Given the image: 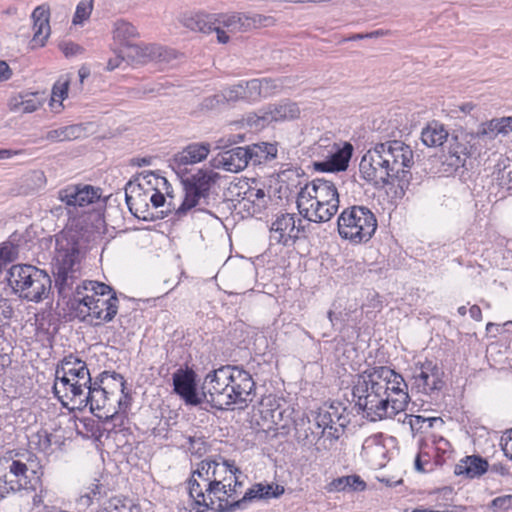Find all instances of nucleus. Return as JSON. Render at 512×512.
I'll return each mask as SVG.
<instances>
[{
  "instance_id": "nucleus-4",
  "label": "nucleus",
  "mask_w": 512,
  "mask_h": 512,
  "mask_svg": "<svg viewBox=\"0 0 512 512\" xmlns=\"http://www.w3.org/2000/svg\"><path fill=\"white\" fill-rule=\"evenodd\" d=\"M414 164L411 147L400 140L376 143L361 158V177L375 188L397 184L402 191L409 185Z\"/></svg>"
},
{
  "instance_id": "nucleus-27",
  "label": "nucleus",
  "mask_w": 512,
  "mask_h": 512,
  "mask_svg": "<svg viewBox=\"0 0 512 512\" xmlns=\"http://www.w3.org/2000/svg\"><path fill=\"white\" fill-rule=\"evenodd\" d=\"M512 131V117L494 118L490 121L482 123L477 132L476 137L495 138L499 134L508 135Z\"/></svg>"
},
{
  "instance_id": "nucleus-51",
  "label": "nucleus",
  "mask_w": 512,
  "mask_h": 512,
  "mask_svg": "<svg viewBox=\"0 0 512 512\" xmlns=\"http://www.w3.org/2000/svg\"><path fill=\"white\" fill-rule=\"evenodd\" d=\"M382 435L375 434L367 437L362 445V449L368 453V451L372 448H376L377 450H383V446L381 443Z\"/></svg>"
},
{
  "instance_id": "nucleus-15",
  "label": "nucleus",
  "mask_w": 512,
  "mask_h": 512,
  "mask_svg": "<svg viewBox=\"0 0 512 512\" xmlns=\"http://www.w3.org/2000/svg\"><path fill=\"white\" fill-rule=\"evenodd\" d=\"M353 153V146L349 142L342 145L334 143L328 150L326 159L314 163V168L320 172H340L348 168Z\"/></svg>"
},
{
  "instance_id": "nucleus-41",
  "label": "nucleus",
  "mask_w": 512,
  "mask_h": 512,
  "mask_svg": "<svg viewBox=\"0 0 512 512\" xmlns=\"http://www.w3.org/2000/svg\"><path fill=\"white\" fill-rule=\"evenodd\" d=\"M239 86H242V101L256 102L261 98L260 95V83L258 79H252L249 81L239 82Z\"/></svg>"
},
{
  "instance_id": "nucleus-34",
  "label": "nucleus",
  "mask_w": 512,
  "mask_h": 512,
  "mask_svg": "<svg viewBox=\"0 0 512 512\" xmlns=\"http://www.w3.org/2000/svg\"><path fill=\"white\" fill-rule=\"evenodd\" d=\"M217 14H195L185 20V26L193 31L210 34L216 29Z\"/></svg>"
},
{
  "instance_id": "nucleus-45",
  "label": "nucleus",
  "mask_w": 512,
  "mask_h": 512,
  "mask_svg": "<svg viewBox=\"0 0 512 512\" xmlns=\"http://www.w3.org/2000/svg\"><path fill=\"white\" fill-rule=\"evenodd\" d=\"M436 420V418H425L420 415L404 414V419L402 420V423L409 425L412 433H417L423 428V424L428 423V426L432 427V422Z\"/></svg>"
},
{
  "instance_id": "nucleus-26",
  "label": "nucleus",
  "mask_w": 512,
  "mask_h": 512,
  "mask_svg": "<svg viewBox=\"0 0 512 512\" xmlns=\"http://www.w3.org/2000/svg\"><path fill=\"white\" fill-rule=\"evenodd\" d=\"M27 466L21 461H12L9 467V474L4 476V487L7 491H18L27 488Z\"/></svg>"
},
{
  "instance_id": "nucleus-28",
  "label": "nucleus",
  "mask_w": 512,
  "mask_h": 512,
  "mask_svg": "<svg viewBox=\"0 0 512 512\" xmlns=\"http://www.w3.org/2000/svg\"><path fill=\"white\" fill-rule=\"evenodd\" d=\"M247 151V162L253 165H259L264 162L270 161L277 156V147L272 143H256L244 147Z\"/></svg>"
},
{
  "instance_id": "nucleus-29",
  "label": "nucleus",
  "mask_w": 512,
  "mask_h": 512,
  "mask_svg": "<svg viewBox=\"0 0 512 512\" xmlns=\"http://www.w3.org/2000/svg\"><path fill=\"white\" fill-rule=\"evenodd\" d=\"M365 481L359 475H347L333 479L326 486L329 493L333 492H361L366 489Z\"/></svg>"
},
{
  "instance_id": "nucleus-50",
  "label": "nucleus",
  "mask_w": 512,
  "mask_h": 512,
  "mask_svg": "<svg viewBox=\"0 0 512 512\" xmlns=\"http://www.w3.org/2000/svg\"><path fill=\"white\" fill-rule=\"evenodd\" d=\"M224 104H226V103L223 98V95H222V93H219V94L211 95V96L204 98L201 103V106L205 109L212 110V109H216Z\"/></svg>"
},
{
  "instance_id": "nucleus-40",
  "label": "nucleus",
  "mask_w": 512,
  "mask_h": 512,
  "mask_svg": "<svg viewBox=\"0 0 512 512\" xmlns=\"http://www.w3.org/2000/svg\"><path fill=\"white\" fill-rule=\"evenodd\" d=\"M20 236L13 234L9 240L2 242V265L6 262H13L19 256Z\"/></svg>"
},
{
  "instance_id": "nucleus-10",
  "label": "nucleus",
  "mask_w": 512,
  "mask_h": 512,
  "mask_svg": "<svg viewBox=\"0 0 512 512\" xmlns=\"http://www.w3.org/2000/svg\"><path fill=\"white\" fill-rule=\"evenodd\" d=\"M184 187L185 197L182 204L176 210L177 216L186 214L187 211L207 203L211 187L215 184L218 174L212 170L198 169L195 173L189 171L178 174Z\"/></svg>"
},
{
  "instance_id": "nucleus-63",
  "label": "nucleus",
  "mask_w": 512,
  "mask_h": 512,
  "mask_svg": "<svg viewBox=\"0 0 512 512\" xmlns=\"http://www.w3.org/2000/svg\"><path fill=\"white\" fill-rule=\"evenodd\" d=\"M161 90L160 84L143 87V94L158 93Z\"/></svg>"
},
{
  "instance_id": "nucleus-53",
  "label": "nucleus",
  "mask_w": 512,
  "mask_h": 512,
  "mask_svg": "<svg viewBox=\"0 0 512 512\" xmlns=\"http://www.w3.org/2000/svg\"><path fill=\"white\" fill-rule=\"evenodd\" d=\"M244 140V136L243 135H230L228 137H223V138H220L218 141H217V145H216V148L217 149H226L228 148L229 146L233 145V144H236L238 142H242Z\"/></svg>"
},
{
  "instance_id": "nucleus-30",
  "label": "nucleus",
  "mask_w": 512,
  "mask_h": 512,
  "mask_svg": "<svg viewBox=\"0 0 512 512\" xmlns=\"http://www.w3.org/2000/svg\"><path fill=\"white\" fill-rule=\"evenodd\" d=\"M448 131L445 126L438 122H429L421 132V141L427 147H439L448 140Z\"/></svg>"
},
{
  "instance_id": "nucleus-56",
  "label": "nucleus",
  "mask_w": 512,
  "mask_h": 512,
  "mask_svg": "<svg viewBox=\"0 0 512 512\" xmlns=\"http://www.w3.org/2000/svg\"><path fill=\"white\" fill-rule=\"evenodd\" d=\"M26 156L24 150H11V149H2V160L11 159L13 157L17 158L15 163H22V159Z\"/></svg>"
},
{
  "instance_id": "nucleus-62",
  "label": "nucleus",
  "mask_w": 512,
  "mask_h": 512,
  "mask_svg": "<svg viewBox=\"0 0 512 512\" xmlns=\"http://www.w3.org/2000/svg\"><path fill=\"white\" fill-rule=\"evenodd\" d=\"M39 445L42 450H47L51 446L50 435L45 432L43 440L40 439Z\"/></svg>"
},
{
  "instance_id": "nucleus-48",
  "label": "nucleus",
  "mask_w": 512,
  "mask_h": 512,
  "mask_svg": "<svg viewBox=\"0 0 512 512\" xmlns=\"http://www.w3.org/2000/svg\"><path fill=\"white\" fill-rule=\"evenodd\" d=\"M347 425H340L339 423H335V426H330L329 428L322 429L319 431L320 435L326 436L327 439L331 441H337L345 431Z\"/></svg>"
},
{
  "instance_id": "nucleus-18",
  "label": "nucleus",
  "mask_w": 512,
  "mask_h": 512,
  "mask_svg": "<svg viewBox=\"0 0 512 512\" xmlns=\"http://www.w3.org/2000/svg\"><path fill=\"white\" fill-rule=\"evenodd\" d=\"M173 386L186 404L199 405L202 402L197 393L196 373L192 369H178L173 374Z\"/></svg>"
},
{
  "instance_id": "nucleus-8",
  "label": "nucleus",
  "mask_w": 512,
  "mask_h": 512,
  "mask_svg": "<svg viewBox=\"0 0 512 512\" xmlns=\"http://www.w3.org/2000/svg\"><path fill=\"white\" fill-rule=\"evenodd\" d=\"M5 290L19 298L38 303L47 298L52 280L49 274L30 264H14L5 273Z\"/></svg>"
},
{
  "instance_id": "nucleus-36",
  "label": "nucleus",
  "mask_w": 512,
  "mask_h": 512,
  "mask_svg": "<svg viewBox=\"0 0 512 512\" xmlns=\"http://www.w3.org/2000/svg\"><path fill=\"white\" fill-rule=\"evenodd\" d=\"M70 79L68 76H61L53 85L51 92L50 106L55 113H59L64 108L62 102L68 96Z\"/></svg>"
},
{
  "instance_id": "nucleus-32",
  "label": "nucleus",
  "mask_w": 512,
  "mask_h": 512,
  "mask_svg": "<svg viewBox=\"0 0 512 512\" xmlns=\"http://www.w3.org/2000/svg\"><path fill=\"white\" fill-rule=\"evenodd\" d=\"M262 492V483H255L244 493L242 498L237 499V496H234L229 498L230 501L222 504L224 506L223 512H234L238 509H244L247 503H250L254 500L263 499Z\"/></svg>"
},
{
  "instance_id": "nucleus-57",
  "label": "nucleus",
  "mask_w": 512,
  "mask_h": 512,
  "mask_svg": "<svg viewBox=\"0 0 512 512\" xmlns=\"http://www.w3.org/2000/svg\"><path fill=\"white\" fill-rule=\"evenodd\" d=\"M149 203H151L154 208L161 207L165 203V197L160 191L153 188V191L150 193Z\"/></svg>"
},
{
  "instance_id": "nucleus-64",
  "label": "nucleus",
  "mask_w": 512,
  "mask_h": 512,
  "mask_svg": "<svg viewBox=\"0 0 512 512\" xmlns=\"http://www.w3.org/2000/svg\"><path fill=\"white\" fill-rule=\"evenodd\" d=\"M133 163L139 167L148 166L151 163V160L148 158H136L133 160Z\"/></svg>"
},
{
  "instance_id": "nucleus-43",
  "label": "nucleus",
  "mask_w": 512,
  "mask_h": 512,
  "mask_svg": "<svg viewBox=\"0 0 512 512\" xmlns=\"http://www.w3.org/2000/svg\"><path fill=\"white\" fill-rule=\"evenodd\" d=\"M497 181L502 189L512 193V160L506 159V163L498 170Z\"/></svg>"
},
{
  "instance_id": "nucleus-17",
  "label": "nucleus",
  "mask_w": 512,
  "mask_h": 512,
  "mask_svg": "<svg viewBox=\"0 0 512 512\" xmlns=\"http://www.w3.org/2000/svg\"><path fill=\"white\" fill-rule=\"evenodd\" d=\"M300 108L296 102L285 99L278 103L269 104L260 111L258 121L262 126L272 122H283L297 119L300 116Z\"/></svg>"
},
{
  "instance_id": "nucleus-47",
  "label": "nucleus",
  "mask_w": 512,
  "mask_h": 512,
  "mask_svg": "<svg viewBox=\"0 0 512 512\" xmlns=\"http://www.w3.org/2000/svg\"><path fill=\"white\" fill-rule=\"evenodd\" d=\"M242 86L238 84L231 85L229 87L224 88L221 93L225 100V103H235L238 101H242Z\"/></svg>"
},
{
  "instance_id": "nucleus-39",
  "label": "nucleus",
  "mask_w": 512,
  "mask_h": 512,
  "mask_svg": "<svg viewBox=\"0 0 512 512\" xmlns=\"http://www.w3.org/2000/svg\"><path fill=\"white\" fill-rule=\"evenodd\" d=\"M319 432H314L311 427L310 420H302L296 427V439L303 446H310L315 444L319 439Z\"/></svg>"
},
{
  "instance_id": "nucleus-25",
  "label": "nucleus",
  "mask_w": 512,
  "mask_h": 512,
  "mask_svg": "<svg viewBox=\"0 0 512 512\" xmlns=\"http://www.w3.org/2000/svg\"><path fill=\"white\" fill-rule=\"evenodd\" d=\"M488 469V462L480 456H466L456 464L454 473L473 479L482 476Z\"/></svg>"
},
{
  "instance_id": "nucleus-20",
  "label": "nucleus",
  "mask_w": 512,
  "mask_h": 512,
  "mask_svg": "<svg viewBox=\"0 0 512 512\" xmlns=\"http://www.w3.org/2000/svg\"><path fill=\"white\" fill-rule=\"evenodd\" d=\"M269 18L258 14L246 15L243 13L217 14V24L228 32H244L256 28Z\"/></svg>"
},
{
  "instance_id": "nucleus-5",
  "label": "nucleus",
  "mask_w": 512,
  "mask_h": 512,
  "mask_svg": "<svg viewBox=\"0 0 512 512\" xmlns=\"http://www.w3.org/2000/svg\"><path fill=\"white\" fill-rule=\"evenodd\" d=\"M206 401L217 410L246 408L256 396V383L239 365H222L210 371L202 385Z\"/></svg>"
},
{
  "instance_id": "nucleus-49",
  "label": "nucleus",
  "mask_w": 512,
  "mask_h": 512,
  "mask_svg": "<svg viewBox=\"0 0 512 512\" xmlns=\"http://www.w3.org/2000/svg\"><path fill=\"white\" fill-rule=\"evenodd\" d=\"M263 487V499L277 498L284 493V487L278 484H264Z\"/></svg>"
},
{
  "instance_id": "nucleus-33",
  "label": "nucleus",
  "mask_w": 512,
  "mask_h": 512,
  "mask_svg": "<svg viewBox=\"0 0 512 512\" xmlns=\"http://www.w3.org/2000/svg\"><path fill=\"white\" fill-rule=\"evenodd\" d=\"M335 419L336 423L340 425H348L350 423L349 414L346 412V407H344L341 403H333L330 405L328 410L318 413L316 417L315 426L316 427H327V422L325 420L331 421Z\"/></svg>"
},
{
  "instance_id": "nucleus-16",
  "label": "nucleus",
  "mask_w": 512,
  "mask_h": 512,
  "mask_svg": "<svg viewBox=\"0 0 512 512\" xmlns=\"http://www.w3.org/2000/svg\"><path fill=\"white\" fill-rule=\"evenodd\" d=\"M473 135L465 133L453 134L449 141L447 152L444 154L443 164L450 168V171H456L463 167L467 158L471 154L470 141L468 138Z\"/></svg>"
},
{
  "instance_id": "nucleus-14",
  "label": "nucleus",
  "mask_w": 512,
  "mask_h": 512,
  "mask_svg": "<svg viewBox=\"0 0 512 512\" xmlns=\"http://www.w3.org/2000/svg\"><path fill=\"white\" fill-rule=\"evenodd\" d=\"M211 145L207 142H194L176 153L170 160V167L177 173L187 172L189 165L197 164L207 158Z\"/></svg>"
},
{
  "instance_id": "nucleus-13",
  "label": "nucleus",
  "mask_w": 512,
  "mask_h": 512,
  "mask_svg": "<svg viewBox=\"0 0 512 512\" xmlns=\"http://www.w3.org/2000/svg\"><path fill=\"white\" fill-rule=\"evenodd\" d=\"M153 188L145 189L141 183L129 181L125 186V201L129 211L138 219L149 220L153 218L150 212L149 199Z\"/></svg>"
},
{
  "instance_id": "nucleus-55",
  "label": "nucleus",
  "mask_w": 512,
  "mask_h": 512,
  "mask_svg": "<svg viewBox=\"0 0 512 512\" xmlns=\"http://www.w3.org/2000/svg\"><path fill=\"white\" fill-rule=\"evenodd\" d=\"M492 506L501 510H508L512 508V495H505L495 498L492 501Z\"/></svg>"
},
{
  "instance_id": "nucleus-31",
  "label": "nucleus",
  "mask_w": 512,
  "mask_h": 512,
  "mask_svg": "<svg viewBox=\"0 0 512 512\" xmlns=\"http://www.w3.org/2000/svg\"><path fill=\"white\" fill-rule=\"evenodd\" d=\"M44 102L43 95L39 93H29L13 97L8 106L11 111L21 113H32L38 110Z\"/></svg>"
},
{
  "instance_id": "nucleus-2",
  "label": "nucleus",
  "mask_w": 512,
  "mask_h": 512,
  "mask_svg": "<svg viewBox=\"0 0 512 512\" xmlns=\"http://www.w3.org/2000/svg\"><path fill=\"white\" fill-rule=\"evenodd\" d=\"M355 406L372 421L393 418L405 411L410 401L403 376L386 366H375L352 380Z\"/></svg>"
},
{
  "instance_id": "nucleus-11",
  "label": "nucleus",
  "mask_w": 512,
  "mask_h": 512,
  "mask_svg": "<svg viewBox=\"0 0 512 512\" xmlns=\"http://www.w3.org/2000/svg\"><path fill=\"white\" fill-rule=\"evenodd\" d=\"M412 386L420 394L437 398L445 386L444 371L437 362L418 361L412 368Z\"/></svg>"
},
{
  "instance_id": "nucleus-54",
  "label": "nucleus",
  "mask_w": 512,
  "mask_h": 512,
  "mask_svg": "<svg viewBox=\"0 0 512 512\" xmlns=\"http://www.w3.org/2000/svg\"><path fill=\"white\" fill-rule=\"evenodd\" d=\"M501 447L504 455L512 460V429L502 436Z\"/></svg>"
},
{
  "instance_id": "nucleus-7",
  "label": "nucleus",
  "mask_w": 512,
  "mask_h": 512,
  "mask_svg": "<svg viewBox=\"0 0 512 512\" xmlns=\"http://www.w3.org/2000/svg\"><path fill=\"white\" fill-rule=\"evenodd\" d=\"M299 214L310 222L329 221L339 209L336 184L329 179L316 178L300 189L297 195Z\"/></svg>"
},
{
  "instance_id": "nucleus-37",
  "label": "nucleus",
  "mask_w": 512,
  "mask_h": 512,
  "mask_svg": "<svg viewBox=\"0 0 512 512\" xmlns=\"http://www.w3.org/2000/svg\"><path fill=\"white\" fill-rule=\"evenodd\" d=\"M81 133L82 128L79 125H68L47 131L43 138L49 142L56 143L77 139Z\"/></svg>"
},
{
  "instance_id": "nucleus-22",
  "label": "nucleus",
  "mask_w": 512,
  "mask_h": 512,
  "mask_svg": "<svg viewBox=\"0 0 512 512\" xmlns=\"http://www.w3.org/2000/svg\"><path fill=\"white\" fill-rule=\"evenodd\" d=\"M31 18L33 21V37L30 42L31 48L43 47L51 33L49 7L47 5L37 6L33 10Z\"/></svg>"
},
{
  "instance_id": "nucleus-59",
  "label": "nucleus",
  "mask_w": 512,
  "mask_h": 512,
  "mask_svg": "<svg viewBox=\"0 0 512 512\" xmlns=\"http://www.w3.org/2000/svg\"><path fill=\"white\" fill-rule=\"evenodd\" d=\"M13 75V68L2 60V81L9 80Z\"/></svg>"
},
{
  "instance_id": "nucleus-35",
  "label": "nucleus",
  "mask_w": 512,
  "mask_h": 512,
  "mask_svg": "<svg viewBox=\"0 0 512 512\" xmlns=\"http://www.w3.org/2000/svg\"><path fill=\"white\" fill-rule=\"evenodd\" d=\"M245 195L246 196L242 200L244 209L252 215L262 213L267 204V198L264 190L250 189L245 193Z\"/></svg>"
},
{
  "instance_id": "nucleus-9",
  "label": "nucleus",
  "mask_w": 512,
  "mask_h": 512,
  "mask_svg": "<svg viewBox=\"0 0 512 512\" xmlns=\"http://www.w3.org/2000/svg\"><path fill=\"white\" fill-rule=\"evenodd\" d=\"M339 236L353 244L369 241L377 229L375 214L366 206L345 208L337 219Z\"/></svg>"
},
{
  "instance_id": "nucleus-1",
  "label": "nucleus",
  "mask_w": 512,
  "mask_h": 512,
  "mask_svg": "<svg viewBox=\"0 0 512 512\" xmlns=\"http://www.w3.org/2000/svg\"><path fill=\"white\" fill-rule=\"evenodd\" d=\"M81 260L78 239L66 233L57 235L51 263L55 287L65 297L76 284L70 306L79 320L90 322L94 326L110 322L119 308L116 292L102 282L82 281L77 284L81 277Z\"/></svg>"
},
{
  "instance_id": "nucleus-21",
  "label": "nucleus",
  "mask_w": 512,
  "mask_h": 512,
  "mask_svg": "<svg viewBox=\"0 0 512 512\" xmlns=\"http://www.w3.org/2000/svg\"><path fill=\"white\" fill-rule=\"evenodd\" d=\"M84 390L82 385L76 383L75 380H70L69 376L63 373L58 375L57 371L55 372L53 392L64 407L68 406V400L79 404Z\"/></svg>"
},
{
  "instance_id": "nucleus-42",
  "label": "nucleus",
  "mask_w": 512,
  "mask_h": 512,
  "mask_svg": "<svg viewBox=\"0 0 512 512\" xmlns=\"http://www.w3.org/2000/svg\"><path fill=\"white\" fill-rule=\"evenodd\" d=\"M78 192L79 207L92 204L101 196L100 189L90 185L78 186Z\"/></svg>"
},
{
  "instance_id": "nucleus-61",
  "label": "nucleus",
  "mask_w": 512,
  "mask_h": 512,
  "mask_svg": "<svg viewBox=\"0 0 512 512\" xmlns=\"http://www.w3.org/2000/svg\"><path fill=\"white\" fill-rule=\"evenodd\" d=\"M123 61V57L117 56L113 59H110L107 63V70L112 71L118 68Z\"/></svg>"
},
{
  "instance_id": "nucleus-38",
  "label": "nucleus",
  "mask_w": 512,
  "mask_h": 512,
  "mask_svg": "<svg viewBox=\"0 0 512 512\" xmlns=\"http://www.w3.org/2000/svg\"><path fill=\"white\" fill-rule=\"evenodd\" d=\"M290 77H281L278 79L262 78L258 79L260 83V95L262 97H268L276 92L282 90L288 83H290Z\"/></svg>"
},
{
  "instance_id": "nucleus-52",
  "label": "nucleus",
  "mask_w": 512,
  "mask_h": 512,
  "mask_svg": "<svg viewBox=\"0 0 512 512\" xmlns=\"http://www.w3.org/2000/svg\"><path fill=\"white\" fill-rule=\"evenodd\" d=\"M59 47L66 57L75 56L83 51V48L80 45L71 41L63 42Z\"/></svg>"
},
{
  "instance_id": "nucleus-60",
  "label": "nucleus",
  "mask_w": 512,
  "mask_h": 512,
  "mask_svg": "<svg viewBox=\"0 0 512 512\" xmlns=\"http://www.w3.org/2000/svg\"><path fill=\"white\" fill-rule=\"evenodd\" d=\"M469 313L471 318H473L476 321H480L482 319V311L478 305H473L469 309Z\"/></svg>"
},
{
  "instance_id": "nucleus-19",
  "label": "nucleus",
  "mask_w": 512,
  "mask_h": 512,
  "mask_svg": "<svg viewBox=\"0 0 512 512\" xmlns=\"http://www.w3.org/2000/svg\"><path fill=\"white\" fill-rule=\"evenodd\" d=\"M138 37L139 33L133 24L125 20H118L114 23L113 39L120 45L132 49L135 54L141 58L150 56L154 53L152 47H142L140 45L132 44V41Z\"/></svg>"
},
{
  "instance_id": "nucleus-24",
  "label": "nucleus",
  "mask_w": 512,
  "mask_h": 512,
  "mask_svg": "<svg viewBox=\"0 0 512 512\" xmlns=\"http://www.w3.org/2000/svg\"><path fill=\"white\" fill-rule=\"evenodd\" d=\"M61 373L69 376L70 380H75L84 388L92 380L87 364L73 355L65 357L61 366L57 367V374Z\"/></svg>"
},
{
  "instance_id": "nucleus-23",
  "label": "nucleus",
  "mask_w": 512,
  "mask_h": 512,
  "mask_svg": "<svg viewBox=\"0 0 512 512\" xmlns=\"http://www.w3.org/2000/svg\"><path fill=\"white\" fill-rule=\"evenodd\" d=\"M246 153L247 151L244 147L224 150L214 158L213 165L216 168H222L228 172H240L248 165Z\"/></svg>"
},
{
  "instance_id": "nucleus-3",
  "label": "nucleus",
  "mask_w": 512,
  "mask_h": 512,
  "mask_svg": "<svg viewBox=\"0 0 512 512\" xmlns=\"http://www.w3.org/2000/svg\"><path fill=\"white\" fill-rule=\"evenodd\" d=\"M241 470L234 461L204 459L187 481L190 507L179 508L180 512H223L222 504L238 496L243 484L239 480Z\"/></svg>"
},
{
  "instance_id": "nucleus-58",
  "label": "nucleus",
  "mask_w": 512,
  "mask_h": 512,
  "mask_svg": "<svg viewBox=\"0 0 512 512\" xmlns=\"http://www.w3.org/2000/svg\"><path fill=\"white\" fill-rule=\"evenodd\" d=\"M213 32H216L219 43L226 44L229 41V36L221 25L216 24V29H213Z\"/></svg>"
},
{
  "instance_id": "nucleus-44",
  "label": "nucleus",
  "mask_w": 512,
  "mask_h": 512,
  "mask_svg": "<svg viewBox=\"0 0 512 512\" xmlns=\"http://www.w3.org/2000/svg\"><path fill=\"white\" fill-rule=\"evenodd\" d=\"M93 10V0H81L77 6L73 16L72 23L74 25H80L87 20Z\"/></svg>"
},
{
  "instance_id": "nucleus-46",
  "label": "nucleus",
  "mask_w": 512,
  "mask_h": 512,
  "mask_svg": "<svg viewBox=\"0 0 512 512\" xmlns=\"http://www.w3.org/2000/svg\"><path fill=\"white\" fill-rule=\"evenodd\" d=\"M78 185L67 186L58 192V198L61 202L67 206H79L78 200Z\"/></svg>"
},
{
  "instance_id": "nucleus-6",
  "label": "nucleus",
  "mask_w": 512,
  "mask_h": 512,
  "mask_svg": "<svg viewBox=\"0 0 512 512\" xmlns=\"http://www.w3.org/2000/svg\"><path fill=\"white\" fill-rule=\"evenodd\" d=\"M125 379L116 372L103 371L85 387L79 406L90 407L91 412L99 418H112L118 413L114 403L118 404L119 411L128 407L127 400L116 399V392L124 393ZM127 399V395H124Z\"/></svg>"
},
{
  "instance_id": "nucleus-12",
  "label": "nucleus",
  "mask_w": 512,
  "mask_h": 512,
  "mask_svg": "<svg viewBox=\"0 0 512 512\" xmlns=\"http://www.w3.org/2000/svg\"><path fill=\"white\" fill-rule=\"evenodd\" d=\"M305 233L303 220L294 213L276 215L269 229L270 243L282 246L293 245Z\"/></svg>"
}]
</instances>
